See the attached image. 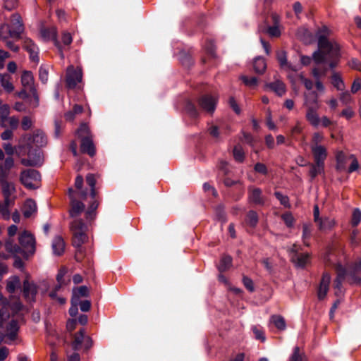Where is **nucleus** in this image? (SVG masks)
I'll return each mask as SVG.
<instances>
[{
  "label": "nucleus",
  "mask_w": 361,
  "mask_h": 361,
  "mask_svg": "<svg viewBox=\"0 0 361 361\" xmlns=\"http://www.w3.org/2000/svg\"><path fill=\"white\" fill-rule=\"evenodd\" d=\"M328 35L329 30L325 26L317 32L318 49L313 52L312 56L316 64L319 65L329 61V68L334 69L338 62L339 47L336 43L328 40Z\"/></svg>",
  "instance_id": "nucleus-1"
},
{
  "label": "nucleus",
  "mask_w": 361,
  "mask_h": 361,
  "mask_svg": "<svg viewBox=\"0 0 361 361\" xmlns=\"http://www.w3.org/2000/svg\"><path fill=\"white\" fill-rule=\"evenodd\" d=\"M20 245H18L11 240L5 243V248L7 252L13 255H20L23 258L28 259L30 256L35 252V239L29 232L24 231L18 237Z\"/></svg>",
  "instance_id": "nucleus-2"
},
{
  "label": "nucleus",
  "mask_w": 361,
  "mask_h": 361,
  "mask_svg": "<svg viewBox=\"0 0 361 361\" xmlns=\"http://www.w3.org/2000/svg\"><path fill=\"white\" fill-rule=\"evenodd\" d=\"M70 227L73 233V245L80 251L82 245L87 240V226L82 219H75L71 223Z\"/></svg>",
  "instance_id": "nucleus-3"
},
{
  "label": "nucleus",
  "mask_w": 361,
  "mask_h": 361,
  "mask_svg": "<svg viewBox=\"0 0 361 361\" xmlns=\"http://www.w3.org/2000/svg\"><path fill=\"white\" fill-rule=\"evenodd\" d=\"M27 148L28 149L27 158L22 159L21 164L25 166H41L44 161L42 152L39 147L33 149V146L30 143H27Z\"/></svg>",
  "instance_id": "nucleus-4"
},
{
  "label": "nucleus",
  "mask_w": 361,
  "mask_h": 361,
  "mask_svg": "<svg viewBox=\"0 0 361 361\" xmlns=\"http://www.w3.org/2000/svg\"><path fill=\"white\" fill-rule=\"evenodd\" d=\"M41 180V175L35 169L24 170L20 173V181L28 189L38 188V183Z\"/></svg>",
  "instance_id": "nucleus-5"
},
{
  "label": "nucleus",
  "mask_w": 361,
  "mask_h": 361,
  "mask_svg": "<svg viewBox=\"0 0 361 361\" xmlns=\"http://www.w3.org/2000/svg\"><path fill=\"white\" fill-rule=\"evenodd\" d=\"M300 247L294 244L290 249L292 254L291 259L295 266L298 268H304L309 262L310 255L308 253H299Z\"/></svg>",
  "instance_id": "nucleus-6"
},
{
  "label": "nucleus",
  "mask_w": 361,
  "mask_h": 361,
  "mask_svg": "<svg viewBox=\"0 0 361 361\" xmlns=\"http://www.w3.org/2000/svg\"><path fill=\"white\" fill-rule=\"evenodd\" d=\"M218 98L215 96L204 94L200 97L198 104L202 111L212 114L216 107Z\"/></svg>",
  "instance_id": "nucleus-7"
},
{
  "label": "nucleus",
  "mask_w": 361,
  "mask_h": 361,
  "mask_svg": "<svg viewBox=\"0 0 361 361\" xmlns=\"http://www.w3.org/2000/svg\"><path fill=\"white\" fill-rule=\"evenodd\" d=\"M361 259L355 262L348 269H346V276H348V281L353 284H360L361 283Z\"/></svg>",
  "instance_id": "nucleus-8"
},
{
  "label": "nucleus",
  "mask_w": 361,
  "mask_h": 361,
  "mask_svg": "<svg viewBox=\"0 0 361 361\" xmlns=\"http://www.w3.org/2000/svg\"><path fill=\"white\" fill-rule=\"evenodd\" d=\"M303 105L306 109H319V94L317 91L305 92L303 94Z\"/></svg>",
  "instance_id": "nucleus-9"
},
{
  "label": "nucleus",
  "mask_w": 361,
  "mask_h": 361,
  "mask_svg": "<svg viewBox=\"0 0 361 361\" xmlns=\"http://www.w3.org/2000/svg\"><path fill=\"white\" fill-rule=\"evenodd\" d=\"M82 71L71 66L67 68L66 84L68 88H74L82 80Z\"/></svg>",
  "instance_id": "nucleus-10"
},
{
  "label": "nucleus",
  "mask_w": 361,
  "mask_h": 361,
  "mask_svg": "<svg viewBox=\"0 0 361 361\" xmlns=\"http://www.w3.org/2000/svg\"><path fill=\"white\" fill-rule=\"evenodd\" d=\"M37 293V288L34 282H30L27 279L23 281V294L28 302L35 301L36 295Z\"/></svg>",
  "instance_id": "nucleus-11"
},
{
  "label": "nucleus",
  "mask_w": 361,
  "mask_h": 361,
  "mask_svg": "<svg viewBox=\"0 0 361 361\" xmlns=\"http://www.w3.org/2000/svg\"><path fill=\"white\" fill-rule=\"evenodd\" d=\"M9 25L11 28L13 35H14L16 39H19L24 31V25L21 17L18 13H14L11 16V22Z\"/></svg>",
  "instance_id": "nucleus-12"
},
{
  "label": "nucleus",
  "mask_w": 361,
  "mask_h": 361,
  "mask_svg": "<svg viewBox=\"0 0 361 361\" xmlns=\"http://www.w3.org/2000/svg\"><path fill=\"white\" fill-rule=\"evenodd\" d=\"M27 143L31 145H35L37 147H42L47 145V138L44 133L40 130H37L32 135L27 137Z\"/></svg>",
  "instance_id": "nucleus-13"
},
{
  "label": "nucleus",
  "mask_w": 361,
  "mask_h": 361,
  "mask_svg": "<svg viewBox=\"0 0 361 361\" xmlns=\"http://www.w3.org/2000/svg\"><path fill=\"white\" fill-rule=\"evenodd\" d=\"M337 276L334 281V288L336 289L335 294L338 295L342 293V282L348 280L346 276V268L343 267L341 264H338L336 267Z\"/></svg>",
  "instance_id": "nucleus-14"
},
{
  "label": "nucleus",
  "mask_w": 361,
  "mask_h": 361,
  "mask_svg": "<svg viewBox=\"0 0 361 361\" xmlns=\"http://www.w3.org/2000/svg\"><path fill=\"white\" fill-rule=\"evenodd\" d=\"M6 329V333L5 334L7 336V340L5 341V343L11 345L12 342L18 338V333L19 331L18 322L15 319H12L7 324Z\"/></svg>",
  "instance_id": "nucleus-15"
},
{
  "label": "nucleus",
  "mask_w": 361,
  "mask_h": 361,
  "mask_svg": "<svg viewBox=\"0 0 361 361\" xmlns=\"http://www.w3.org/2000/svg\"><path fill=\"white\" fill-rule=\"evenodd\" d=\"M23 48L30 54V59L38 63L39 58V49L37 46L30 38H25L23 39Z\"/></svg>",
  "instance_id": "nucleus-16"
},
{
  "label": "nucleus",
  "mask_w": 361,
  "mask_h": 361,
  "mask_svg": "<svg viewBox=\"0 0 361 361\" xmlns=\"http://www.w3.org/2000/svg\"><path fill=\"white\" fill-rule=\"evenodd\" d=\"M248 200L250 202L256 205L262 206L265 203V198L262 195V190L258 188H249Z\"/></svg>",
  "instance_id": "nucleus-17"
},
{
  "label": "nucleus",
  "mask_w": 361,
  "mask_h": 361,
  "mask_svg": "<svg viewBox=\"0 0 361 361\" xmlns=\"http://www.w3.org/2000/svg\"><path fill=\"white\" fill-rule=\"evenodd\" d=\"M331 281V276L328 273H324L322 276L320 285L318 289V298L323 300L329 290V283Z\"/></svg>",
  "instance_id": "nucleus-18"
},
{
  "label": "nucleus",
  "mask_w": 361,
  "mask_h": 361,
  "mask_svg": "<svg viewBox=\"0 0 361 361\" xmlns=\"http://www.w3.org/2000/svg\"><path fill=\"white\" fill-rule=\"evenodd\" d=\"M42 33L44 37L51 39L54 41L55 46L57 47L59 51L61 59H63L64 54L63 52L62 47L59 40L57 39V33L56 29L51 28V30H43L42 31Z\"/></svg>",
  "instance_id": "nucleus-19"
},
{
  "label": "nucleus",
  "mask_w": 361,
  "mask_h": 361,
  "mask_svg": "<svg viewBox=\"0 0 361 361\" xmlns=\"http://www.w3.org/2000/svg\"><path fill=\"white\" fill-rule=\"evenodd\" d=\"M311 150L314 156V162L324 164L328 155L326 148L323 145H320L311 147Z\"/></svg>",
  "instance_id": "nucleus-20"
},
{
  "label": "nucleus",
  "mask_w": 361,
  "mask_h": 361,
  "mask_svg": "<svg viewBox=\"0 0 361 361\" xmlns=\"http://www.w3.org/2000/svg\"><path fill=\"white\" fill-rule=\"evenodd\" d=\"M80 149L83 153L90 157L94 156L96 151L92 140L89 137H83L81 140Z\"/></svg>",
  "instance_id": "nucleus-21"
},
{
  "label": "nucleus",
  "mask_w": 361,
  "mask_h": 361,
  "mask_svg": "<svg viewBox=\"0 0 361 361\" xmlns=\"http://www.w3.org/2000/svg\"><path fill=\"white\" fill-rule=\"evenodd\" d=\"M319 109H306L305 118L314 128L320 125V118L317 113Z\"/></svg>",
  "instance_id": "nucleus-22"
},
{
  "label": "nucleus",
  "mask_w": 361,
  "mask_h": 361,
  "mask_svg": "<svg viewBox=\"0 0 361 361\" xmlns=\"http://www.w3.org/2000/svg\"><path fill=\"white\" fill-rule=\"evenodd\" d=\"M266 87L275 92L278 96H283L286 91L285 84L279 80L266 84Z\"/></svg>",
  "instance_id": "nucleus-23"
},
{
  "label": "nucleus",
  "mask_w": 361,
  "mask_h": 361,
  "mask_svg": "<svg viewBox=\"0 0 361 361\" xmlns=\"http://www.w3.org/2000/svg\"><path fill=\"white\" fill-rule=\"evenodd\" d=\"M7 176H0V185L4 196H11L15 192L16 188L13 183L7 180Z\"/></svg>",
  "instance_id": "nucleus-24"
},
{
  "label": "nucleus",
  "mask_w": 361,
  "mask_h": 361,
  "mask_svg": "<svg viewBox=\"0 0 361 361\" xmlns=\"http://www.w3.org/2000/svg\"><path fill=\"white\" fill-rule=\"evenodd\" d=\"M51 247L53 253L55 255H62L65 249V243L63 239L59 235L55 236L52 240Z\"/></svg>",
  "instance_id": "nucleus-25"
},
{
  "label": "nucleus",
  "mask_w": 361,
  "mask_h": 361,
  "mask_svg": "<svg viewBox=\"0 0 361 361\" xmlns=\"http://www.w3.org/2000/svg\"><path fill=\"white\" fill-rule=\"evenodd\" d=\"M350 154H345L343 152H338L336 154V169L338 171H344L347 163L350 161Z\"/></svg>",
  "instance_id": "nucleus-26"
},
{
  "label": "nucleus",
  "mask_w": 361,
  "mask_h": 361,
  "mask_svg": "<svg viewBox=\"0 0 361 361\" xmlns=\"http://www.w3.org/2000/svg\"><path fill=\"white\" fill-rule=\"evenodd\" d=\"M71 209H70V216L73 218L78 216L85 209V204L77 199L71 201Z\"/></svg>",
  "instance_id": "nucleus-27"
},
{
  "label": "nucleus",
  "mask_w": 361,
  "mask_h": 361,
  "mask_svg": "<svg viewBox=\"0 0 361 361\" xmlns=\"http://www.w3.org/2000/svg\"><path fill=\"white\" fill-rule=\"evenodd\" d=\"M312 228L310 224L304 223L302 224V241L304 245L307 247L310 246V239L312 236Z\"/></svg>",
  "instance_id": "nucleus-28"
},
{
  "label": "nucleus",
  "mask_w": 361,
  "mask_h": 361,
  "mask_svg": "<svg viewBox=\"0 0 361 361\" xmlns=\"http://www.w3.org/2000/svg\"><path fill=\"white\" fill-rule=\"evenodd\" d=\"M21 83L25 87L30 89L31 92V87H35L34 86V77L30 71H24L21 75Z\"/></svg>",
  "instance_id": "nucleus-29"
},
{
  "label": "nucleus",
  "mask_w": 361,
  "mask_h": 361,
  "mask_svg": "<svg viewBox=\"0 0 361 361\" xmlns=\"http://www.w3.org/2000/svg\"><path fill=\"white\" fill-rule=\"evenodd\" d=\"M310 169L309 174L311 179L313 180L317 176L324 173V164L317 163L310 164Z\"/></svg>",
  "instance_id": "nucleus-30"
},
{
  "label": "nucleus",
  "mask_w": 361,
  "mask_h": 361,
  "mask_svg": "<svg viewBox=\"0 0 361 361\" xmlns=\"http://www.w3.org/2000/svg\"><path fill=\"white\" fill-rule=\"evenodd\" d=\"M253 68L257 73L262 74L267 68V63L264 59L262 56H257L254 59Z\"/></svg>",
  "instance_id": "nucleus-31"
},
{
  "label": "nucleus",
  "mask_w": 361,
  "mask_h": 361,
  "mask_svg": "<svg viewBox=\"0 0 361 361\" xmlns=\"http://www.w3.org/2000/svg\"><path fill=\"white\" fill-rule=\"evenodd\" d=\"M37 210V205L35 202L32 199L26 200L24 205L23 215L25 217H30Z\"/></svg>",
  "instance_id": "nucleus-32"
},
{
  "label": "nucleus",
  "mask_w": 361,
  "mask_h": 361,
  "mask_svg": "<svg viewBox=\"0 0 361 361\" xmlns=\"http://www.w3.org/2000/svg\"><path fill=\"white\" fill-rule=\"evenodd\" d=\"M316 224L319 230L325 231L333 228L335 225V221L329 217L324 219L321 218Z\"/></svg>",
  "instance_id": "nucleus-33"
},
{
  "label": "nucleus",
  "mask_w": 361,
  "mask_h": 361,
  "mask_svg": "<svg viewBox=\"0 0 361 361\" xmlns=\"http://www.w3.org/2000/svg\"><path fill=\"white\" fill-rule=\"evenodd\" d=\"M331 83L334 87L339 91H343L345 90V86L343 79L340 75L335 71H333L332 73Z\"/></svg>",
  "instance_id": "nucleus-34"
},
{
  "label": "nucleus",
  "mask_w": 361,
  "mask_h": 361,
  "mask_svg": "<svg viewBox=\"0 0 361 361\" xmlns=\"http://www.w3.org/2000/svg\"><path fill=\"white\" fill-rule=\"evenodd\" d=\"M14 166V160L11 157L5 159L4 164L0 167V176H7L9 170Z\"/></svg>",
  "instance_id": "nucleus-35"
},
{
  "label": "nucleus",
  "mask_w": 361,
  "mask_h": 361,
  "mask_svg": "<svg viewBox=\"0 0 361 361\" xmlns=\"http://www.w3.org/2000/svg\"><path fill=\"white\" fill-rule=\"evenodd\" d=\"M83 178L82 176L78 175L75 178V187L79 190V197L85 200L87 196V189H82Z\"/></svg>",
  "instance_id": "nucleus-36"
},
{
  "label": "nucleus",
  "mask_w": 361,
  "mask_h": 361,
  "mask_svg": "<svg viewBox=\"0 0 361 361\" xmlns=\"http://www.w3.org/2000/svg\"><path fill=\"white\" fill-rule=\"evenodd\" d=\"M10 37L15 38L14 35H13L11 28L9 24L3 23L0 25V39L6 40Z\"/></svg>",
  "instance_id": "nucleus-37"
},
{
  "label": "nucleus",
  "mask_w": 361,
  "mask_h": 361,
  "mask_svg": "<svg viewBox=\"0 0 361 361\" xmlns=\"http://www.w3.org/2000/svg\"><path fill=\"white\" fill-rule=\"evenodd\" d=\"M85 338V330L82 329L75 336V340L72 344L73 349L78 350L81 344L84 342Z\"/></svg>",
  "instance_id": "nucleus-38"
},
{
  "label": "nucleus",
  "mask_w": 361,
  "mask_h": 361,
  "mask_svg": "<svg viewBox=\"0 0 361 361\" xmlns=\"http://www.w3.org/2000/svg\"><path fill=\"white\" fill-rule=\"evenodd\" d=\"M232 264V258L228 255H225L221 259L220 263L218 265V270L223 272L228 269Z\"/></svg>",
  "instance_id": "nucleus-39"
},
{
  "label": "nucleus",
  "mask_w": 361,
  "mask_h": 361,
  "mask_svg": "<svg viewBox=\"0 0 361 361\" xmlns=\"http://www.w3.org/2000/svg\"><path fill=\"white\" fill-rule=\"evenodd\" d=\"M86 181L90 188V196L92 199H94L97 195L95 190L96 178L94 177V175L92 173H88L86 176Z\"/></svg>",
  "instance_id": "nucleus-40"
},
{
  "label": "nucleus",
  "mask_w": 361,
  "mask_h": 361,
  "mask_svg": "<svg viewBox=\"0 0 361 361\" xmlns=\"http://www.w3.org/2000/svg\"><path fill=\"white\" fill-rule=\"evenodd\" d=\"M185 111L192 118H197L199 116V111L196 106L190 101H186L185 104Z\"/></svg>",
  "instance_id": "nucleus-41"
},
{
  "label": "nucleus",
  "mask_w": 361,
  "mask_h": 361,
  "mask_svg": "<svg viewBox=\"0 0 361 361\" xmlns=\"http://www.w3.org/2000/svg\"><path fill=\"white\" fill-rule=\"evenodd\" d=\"M246 222L252 228L255 227L258 223V215L257 212L253 210L249 211L247 214Z\"/></svg>",
  "instance_id": "nucleus-42"
},
{
  "label": "nucleus",
  "mask_w": 361,
  "mask_h": 361,
  "mask_svg": "<svg viewBox=\"0 0 361 361\" xmlns=\"http://www.w3.org/2000/svg\"><path fill=\"white\" fill-rule=\"evenodd\" d=\"M298 77L308 92L313 91L314 82L312 80L307 78L302 73H299Z\"/></svg>",
  "instance_id": "nucleus-43"
},
{
  "label": "nucleus",
  "mask_w": 361,
  "mask_h": 361,
  "mask_svg": "<svg viewBox=\"0 0 361 361\" xmlns=\"http://www.w3.org/2000/svg\"><path fill=\"white\" fill-rule=\"evenodd\" d=\"M271 322L279 330H284L286 327V322L281 316L274 315L271 317Z\"/></svg>",
  "instance_id": "nucleus-44"
},
{
  "label": "nucleus",
  "mask_w": 361,
  "mask_h": 361,
  "mask_svg": "<svg viewBox=\"0 0 361 361\" xmlns=\"http://www.w3.org/2000/svg\"><path fill=\"white\" fill-rule=\"evenodd\" d=\"M89 295V289L86 286H82L73 290V297H76L80 300V297H87Z\"/></svg>",
  "instance_id": "nucleus-45"
},
{
  "label": "nucleus",
  "mask_w": 361,
  "mask_h": 361,
  "mask_svg": "<svg viewBox=\"0 0 361 361\" xmlns=\"http://www.w3.org/2000/svg\"><path fill=\"white\" fill-rule=\"evenodd\" d=\"M215 214L216 216V219L219 221H221L222 223H225L227 221L226 214L224 211V207L223 205L220 204L218 205L215 208Z\"/></svg>",
  "instance_id": "nucleus-46"
},
{
  "label": "nucleus",
  "mask_w": 361,
  "mask_h": 361,
  "mask_svg": "<svg viewBox=\"0 0 361 361\" xmlns=\"http://www.w3.org/2000/svg\"><path fill=\"white\" fill-rule=\"evenodd\" d=\"M240 78L249 87H255L257 85V78L256 77L249 78L246 75H241Z\"/></svg>",
  "instance_id": "nucleus-47"
},
{
  "label": "nucleus",
  "mask_w": 361,
  "mask_h": 361,
  "mask_svg": "<svg viewBox=\"0 0 361 361\" xmlns=\"http://www.w3.org/2000/svg\"><path fill=\"white\" fill-rule=\"evenodd\" d=\"M233 157L235 161L243 162L244 160L245 154L242 147L240 145H236L233 149Z\"/></svg>",
  "instance_id": "nucleus-48"
},
{
  "label": "nucleus",
  "mask_w": 361,
  "mask_h": 361,
  "mask_svg": "<svg viewBox=\"0 0 361 361\" xmlns=\"http://www.w3.org/2000/svg\"><path fill=\"white\" fill-rule=\"evenodd\" d=\"M323 140L324 136L322 133L318 132L314 133L312 137L310 148L322 145L321 142L323 141Z\"/></svg>",
  "instance_id": "nucleus-49"
},
{
  "label": "nucleus",
  "mask_w": 361,
  "mask_h": 361,
  "mask_svg": "<svg viewBox=\"0 0 361 361\" xmlns=\"http://www.w3.org/2000/svg\"><path fill=\"white\" fill-rule=\"evenodd\" d=\"M276 58L277 60L279 62V64L281 67H285L288 65V61H287V53L284 50H281L277 51L276 53Z\"/></svg>",
  "instance_id": "nucleus-50"
},
{
  "label": "nucleus",
  "mask_w": 361,
  "mask_h": 361,
  "mask_svg": "<svg viewBox=\"0 0 361 361\" xmlns=\"http://www.w3.org/2000/svg\"><path fill=\"white\" fill-rule=\"evenodd\" d=\"M19 284V279L18 277H14L13 279L8 281L7 285H6V290L10 293H14L16 290L17 286Z\"/></svg>",
  "instance_id": "nucleus-51"
},
{
  "label": "nucleus",
  "mask_w": 361,
  "mask_h": 361,
  "mask_svg": "<svg viewBox=\"0 0 361 361\" xmlns=\"http://www.w3.org/2000/svg\"><path fill=\"white\" fill-rule=\"evenodd\" d=\"M8 77L7 75H4L1 80V84L2 87L7 92H11L14 90L13 85L6 78Z\"/></svg>",
  "instance_id": "nucleus-52"
},
{
  "label": "nucleus",
  "mask_w": 361,
  "mask_h": 361,
  "mask_svg": "<svg viewBox=\"0 0 361 361\" xmlns=\"http://www.w3.org/2000/svg\"><path fill=\"white\" fill-rule=\"evenodd\" d=\"M78 298L76 297H72L71 299V307L69 309V314L71 317H75L78 312Z\"/></svg>",
  "instance_id": "nucleus-53"
},
{
  "label": "nucleus",
  "mask_w": 361,
  "mask_h": 361,
  "mask_svg": "<svg viewBox=\"0 0 361 361\" xmlns=\"http://www.w3.org/2000/svg\"><path fill=\"white\" fill-rule=\"evenodd\" d=\"M274 195L282 205L284 207H289V199L287 195H285L279 191L275 192Z\"/></svg>",
  "instance_id": "nucleus-54"
},
{
  "label": "nucleus",
  "mask_w": 361,
  "mask_h": 361,
  "mask_svg": "<svg viewBox=\"0 0 361 361\" xmlns=\"http://www.w3.org/2000/svg\"><path fill=\"white\" fill-rule=\"evenodd\" d=\"M311 73L314 79V82H316L317 80H321V78L326 75V69L324 68L322 71H320L318 68L314 67L312 69Z\"/></svg>",
  "instance_id": "nucleus-55"
},
{
  "label": "nucleus",
  "mask_w": 361,
  "mask_h": 361,
  "mask_svg": "<svg viewBox=\"0 0 361 361\" xmlns=\"http://www.w3.org/2000/svg\"><path fill=\"white\" fill-rule=\"evenodd\" d=\"M33 96V99L30 100V105L32 108H37L39 106V96L37 94V91L35 87H31V92H30Z\"/></svg>",
  "instance_id": "nucleus-56"
},
{
  "label": "nucleus",
  "mask_w": 361,
  "mask_h": 361,
  "mask_svg": "<svg viewBox=\"0 0 361 361\" xmlns=\"http://www.w3.org/2000/svg\"><path fill=\"white\" fill-rule=\"evenodd\" d=\"M39 78L42 83H46L48 80V68L46 66H41L39 69Z\"/></svg>",
  "instance_id": "nucleus-57"
},
{
  "label": "nucleus",
  "mask_w": 361,
  "mask_h": 361,
  "mask_svg": "<svg viewBox=\"0 0 361 361\" xmlns=\"http://www.w3.org/2000/svg\"><path fill=\"white\" fill-rule=\"evenodd\" d=\"M98 206H99V203L96 200H94L90 204L87 211L86 212V218L87 219L92 218V215H94V212L97 209Z\"/></svg>",
  "instance_id": "nucleus-58"
},
{
  "label": "nucleus",
  "mask_w": 361,
  "mask_h": 361,
  "mask_svg": "<svg viewBox=\"0 0 361 361\" xmlns=\"http://www.w3.org/2000/svg\"><path fill=\"white\" fill-rule=\"evenodd\" d=\"M350 158H351V159H350L351 164H350V166L348 167V172L352 173L358 169L359 164H358L357 159H356L355 155L350 154Z\"/></svg>",
  "instance_id": "nucleus-59"
},
{
  "label": "nucleus",
  "mask_w": 361,
  "mask_h": 361,
  "mask_svg": "<svg viewBox=\"0 0 361 361\" xmlns=\"http://www.w3.org/2000/svg\"><path fill=\"white\" fill-rule=\"evenodd\" d=\"M361 221V211L359 209H355L353 213L352 225L357 226Z\"/></svg>",
  "instance_id": "nucleus-60"
},
{
  "label": "nucleus",
  "mask_w": 361,
  "mask_h": 361,
  "mask_svg": "<svg viewBox=\"0 0 361 361\" xmlns=\"http://www.w3.org/2000/svg\"><path fill=\"white\" fill-rule=\"evenodd\" d=\"M32 126V121L29 116H23L21 121V128L23 130H28Z\"/></svg>",
  "instance_id": "nucleus-61"
},
{
  "label": "nucleus",
  "mask_w": 361,
  "mask_h": 361,
  "mask_svg": "<svg viewBox=\"0 0 361 361\" xmlns=\"http://www.w3.org/2000/svg\"><path fill=\"white\" fill-rule=\"evenodd\" d=\"M207 52L212 57H215V45L212 40L207 42L204 45Z\"/></svg>",
  "instance_id": "nucleus-62"
},
{
  "label": "nucleus",
  "mask_w": 361,
  "mask_h": 361,
  "mask_svg": "<svg viewBox=\"0 0 361 361\" xmlns=\"http://www.w3.org/2000/svg\"><path fill=\"white\" fill-rule=\"evenodd\" d=\"M282 219L288 227L290 228L293 226L294 218L290 213H286L283 214Z\"/></svg>",
  "instance_id": "nucleus-63"
},
{
  "label": "nucleus",
  "mask_w": 361,
  "mask_h": 361,
  "mask_svg": "<svg viewBox=\"0 0 361 361\" xmlns=\"http://www.w3.org/2000/svg\"><path fill=\"white\" fill-rule=\"evenodd\" d=\"M340 100L343 104H348L351 102V96L348 91L343 90L340 94Z\"/></svg>",
  "instance_id": "nucleus-64"
}]
</instances>
